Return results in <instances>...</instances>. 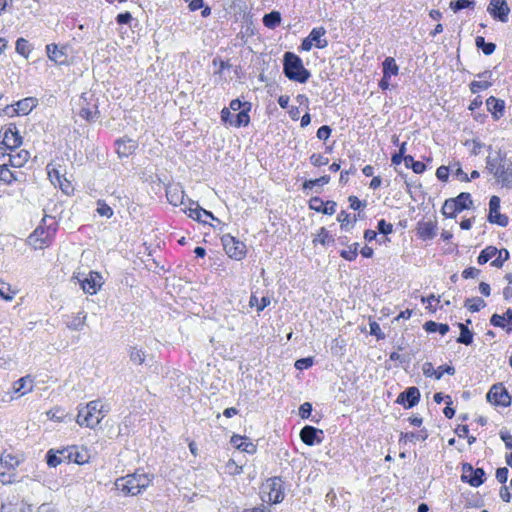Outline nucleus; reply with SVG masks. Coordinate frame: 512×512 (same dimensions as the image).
<instances>
[{
    "instance_id": "42",
    "label": "nucleus",
    "mask_w": 512,
    "mask_h": 512,
    "mask_svg": "<svg viewBox=\"0 0 512 512\" xmlns=\"http://www.w3.org/2000/svg\"><path fill=\"white\" fill-rule=\"evenodd\" d=\"M331 178L329 175H323L321 176L320 178H317V179H309V180H305L304 183H303V190L306 191V190H312L314 189L316 186H323V185H326L330 182Z\"/></svg>"
},
{
    "instance_id": "58",
    "label": "nucleus",
    "mask_w": 512,
    "mask_h": 512,
    "mask_svg": "<svg viewBox=\"0 0 512 512\" xmlns=\"http://www.w3.org/2000/svg\"><path fill=\"white\" fill-rule=\"evenodd\" d=\"M450 169H451L453 175L455 177H457L459 180L464 181V182L470 181L468 175L462 170L459 163L454 164L452 166V168H450Z\"/></svg>"
},
{
    "instance_id": "16",
    "label": "nucleus",
    "mask_w": 512,
    "mask_h": 512,
    "mask_svg": "<svg viewBox=\"0 0 512 512\" xmlns=\"http://www.w3.org/2000/svg\"><path fill=\"white\" fill-rule=\"evenodd\" d=\"M80 105V111L79 115L87 120V121H95L99 118V111L97 104L90 103L87 101V98L82 96L79 102Z\"/></svg>"
},
{
    "instance_id": "5",
    "label": "nucleus",
    "mask_w": 512,
    "mask_h": 512,
    "mask_svg": "<svg viewBox=\"0 0 512 512\" xmlns=\"http://www.w3.org/2000/svg\"><path fill=\"white\" fill-rule=\"evenodd\" d=\"M76 279L84 293L94 295L103 285V278L100 273L90 271L87 275L78 273L72 277Z\"/></svg>"
},
{
    "instance_id": "44",
    "label": "nucleus",
    "mask_w": 512,
    "mask_h": 512,
    "mask_svg": "<svg viewBox=\"0 0 512 512\" xmlns=\"http://www.w3.org/2000/svg\"><path fill=\"white\" fill-rule=\"evenodd\" d=\"M486 306V302L480 297L468 298L465 307L471 312H478Z\"/></svg>"
},
{
    "instance_id": "47",
    "label": "nucleus",
    "mask_w": 512,
    "mask_h": 512,
    "mask_svg": "<svg viewBox=\"0 0 512 512\" xmlns=\"http://www.w3.org/2000/svg\"><path fill=\"white\" fill-rule=\"evenodd\" d=\"M457 213H459V210L455 206L452 198L445 200L442 207V214L449 218H455Z\"/></svg>"
},
{
    "instance_id": "32",
    "label": "nucleus",
    "mask_w": 512,
    "mask_h": 512,
    "mask_svg": "<svg viewBox=\"0 0 512 512\" xmlns=\"http://www.w3.org/2000/svg\"><path fill=\"white\" fill-rule=\"evenodd\" d=\"M247 108H244L241 110L236 116L233 121H230V125L234 127H246L250 123V116L249 111L251 109V104L249 102H246Z\"/></svg>"
},
{
    "instance_id": "9",
    "label": "nucleus",
    "mask_w": 512,
    "mask_h": 512,
    "mask_svg": "<svg viewBox=\"0 0 512 512\" xmlns=\"http://www.w3.org/2000/svg\"><path fill=\"white\" fill-rule=\"evenodd\" d=\"M488 221L501 227H506L509 223L508 217L500 213V198L498 196L494 195L490 198Z\"/></svg>"
},
{
    "instance_id": "64",
    "label": "nucleus",
    "mask_w": 512,
    "mask_h": 512,
    "mask_svg": "<svg viewBox=\"0 0 512 512\" xmlns=\"http://www.w3.org/2000/svg\"><path fill=\"white\" fill-rule=\"evenodd\" d=\"M97 212L99 215L105 216L107 218H110L113 215L112 208L109 205L102 203L100 201L98 202Z\"/></svg>"
},
{
    "instance_id": "37",
    "label": "nucleus",
    "mask_w": 512,
    "mask_h": 512,
    "mask_svg": "<svg viewBox=\"0 0 512 512\" xmlns=\"http://www.w3.org/2000/svg\"><path fill=\"white\" fill-rule=\"evenodd\" d=\"M9 166V163H3L0 165V182L7 185H10L17 180L16 174L9 169Z\"/></svg>"
},
{
    "instance_id": "52",
    "label": "nucleus",
    "mask_w": 512,
    "mask_h": 512,
    "mask_svg": "<svg viewBox=\"0 0 512 512\" xmlns=\"http://www.w3.org/2000/svg\"><path fill=\"white\" fill-rule=\"evenodd\" d=\"M497 257L491 262V265L496 268H501L505 261L509 259V251L507 249H501L497 252Z\"/></svg>"
},
{
    "instance_id": "4",
    "label": "nucleus",
    "mask_w": 512,
    "mask_h": 512,
    "mask_svg": "<svg viewBox=\"0 0 512 512\" xmlns=\"http://www.w3.org/2000/svg\"><path fill=\"white\" fill-rule=\"evenodd\" d=\"M283 73L291 81L306 83L311 73L303 65L302 59L293 52H285L283 56Z\"/></svg>"
},
{
    "instance_id": "40",
    "label": "nucleus",
    "mask_w": 512,
    "mask_h": 512,
    "mask_svg": "<svg viewBox=\"0 0 512 512\" xmlns=\"http://www.w3.org/2000/svg\"><path fill=\"white\" fill-rule=\"evenodd\" d=\"M458 327L460 329V335L457 338V342L464 345H470L473 342L472 331L463 323H459Z\"/></svg>"
},
{
    "instance_id": "54",
    "label": "nucleus",
    "mask_w": 512,
    "mask_h": 512,
    "mask_svg": "<svg viewBox=\"0 0 512 512\" xmlns=\"http://www.w3.org/2000/svg\"><path fill=\"white\" fill-rule=\"evenodd\" d=\"M474 6V1L471 0H455L450 3V7L454 12H458L465 8Z\"/></svg>"
},
{
    "instance_id": "49",
    "label": "nucleus",
    "mask_w": 512,
    "mask_h": 512,
    "mask_svg": "<svg viewBox=\"0 0 512 512\" xmlns=\"http://www.w3.org/2000/svg\"><path fill=\"white\" fill-rule=\"evenodd\" d=\"M358 243L351 244L348 249H344L340 252V256L347 261H353L358 255Z\"/></svg>"
},
{
    "instance_id": "6",
    "label": "nucleus",
    "mask_w": 512,
    "mask_h": 512,
    "mask_svg": "<svg viewBox=\"0 0 512 512\" xmlns=\"http://www.w3.org/2000/svg\"><path fill=\"white\" fill-rule=\"evenodd\" d=\"M262 493L267 494V498L264 496L262 497L263 501L271 502L274 504L282 502L284 499V491L281 478H270L266 484L263 485Z\"/></svg>"
},
{
    "instance_id": "31",
    "label": "nucleus",
    "mask_w": 512,
    "mask_h": 512,
    "mask_svg": "<svg viewBox=\"0 0 512 512\" xmlns=\"http://www.w3.org/2000/svg\"><path fill=\"white\" fill-rule=\"evenodd\" d=\"M23 461L22 457L13 453L4 452L1 455V464L8 470H15Z\"/></svg>"
},
{
    "instance_id": "46",
    "label": "nucleus",
    "mask_w": 512,
    "mask_h": 512,
    "mask_svg": "<svg viewBox=\"0 0 512 512\" xmlns=\"http://www.w3.org/2000/svg\"><path fill=\"white\" fill-rule=\"evenodd\" d=\"M46 461L48 466L57 467L63 461H67V459L60 455L59 451L55 452L53 449H50L46 454Z\"/></svg>"
},
{
    "instance_id": "11",
    "label": "nucleus",
    "mask_w": 512,
    "mask_h": 512,
    "mask_svg": "<svg viewBox=\"0 0 512 512\" xmlns=\"http://www.w3.org/2000/svg\"><path fill=\"white\" fill-rule=\"evenodd\" d=\"M420 400V391L417 387H409L401 392L396 402L403 405L406 409L412 408L418 404Z\"/></svg>"
},
{
    "instance_id": "55",
    "label": "nucleus",
    "mask_w": 512,
    "mask_h": 512,
    "mask_svg": "<svg viewBox=\"0 0 512 512\" xmlns=\"http://www.w3.org/2000/svg\"><path fill=\"white\" fill-rule=\"evenodd\" d=\"M249 304L251 307L257 306V311L260 312V311L264 310L270 304V298L267 296H264L261 298V304H258V298L255 295H252L250 297Z\"/></svg>"
},
{
    "instance_id": "20",
    "label": "nucleus",
    "mask_w": 512,
    "mask_h": 512,
    "mask_svg": "<svg viewBox=\"0 0 512 512\" xmlns=\"http://www.w3.org/2000/svg\"><path fill=\"white\" fill-rule=\"evenodd\" d=\"M507 159L506 155L501 152V150H497L495 153H490L486 157V169L491 175H495L497 171L500 169V166Z\"/></svg>"
},
{
    "instance_id": "34",
    "label": "nucleus",
    "mask_w": 512,
    "mask_h": 512,
    "mask_svg": "<svg viewBox=\"0 0 512 512\" xmlns=\"http://www.w3.org/2000/svg\"><path fill=\"white\" fill-rule=\"evenodd\" d=\"M8 163L11 167L19 168L22 167L29 159V152L26 150H21L15 155H8Z\"/></svg>"
},
{
    "instance_id": "18",
    "label": "nucleus",
    "mask_w": 512,
    "mask_h": 512,
    "mask_svg": "<svg viewBox=\"0 0 512 512\" xmlns=\"http://www.w3.org/2000/svg\"><path fill=\"white\" fill-rule=\"evenodd\" d=\"M189 202L191 206L185 208L184 212L193 220H196L201 223H206V220L202 218V215H207V217H210L212 220L219 221L216 217H214L212 212L203 209L202 207L199 206L198 203H194L191 200H189Z\"/></svg>"
},
{
    "instance_id": "7",
    "label": "nucleus",
    "mask_w": 512,
    "mask_h": 512,
    "mask_svg": "<svg viewBox=\"0 0 512 512\" xmlns=\"http://www.w3.org/2000/svg\"><path fill=\"white\" fill-rule=\"evenodd\" d=\"M222 244L227 255L235 260H242L246 255V245L231 236L226 234L222 237Z\"/></svg>"
},
{
    "instance_id": "1",
    "label": "nucleus",
    "mask_w": 512,
    "mask_h": 512,
    "mask_svg": "<svg viewBox=\"0 0 512 512\" xmlns=\"http://www.w3.org/2000/svg\"><path fill=\"white\" fill-rule=\"evenodd\" d=\"M153 476L143 470H137L133 474L120 477L115 481V487L124 495H138L152 482Z\"/></svg>"
},
{
    "instance_id": "36",
    "label": "nucleus",
    "mask_w": 512,
    "mask_h": 512,
    "mask_svg": "<svg viewBox=\"0 0 512 512\" xmlns=\"http://www.w3.org/2000/svg\"><path fill=\"white\" fill-rule=\"evenodd\" d=\"M383 74L386 78H391V76H395L399 72V67L396 64V61L393 57H387L382 63Z\"/></svg>"
},
{
    "instance_id": "27",
    "label": "nucleus",
    "mask_w": 512,
    "mask_h": 512,
    "mask_svg": "<svg viewBox=\"0 0 512 512\" xmlns=\"http://www.w3.org/2000/svg\"><path fill=\"white\" fill-rule=\"evenodd\" d=\"M461 478L471 486L479 487L485 480V471L482 468H476L470 474H462Z\"/></svg>"
},
{
    "instance_id": "26",
    "label": "nucleus",
    "mask_w": 512,
    "mask_h": 512,
    "mask_svg": "<svg viewBox=\"0 0 512 512\" xmlns=\"http://www.w3.org/2000/svg\"><path fill=\"white\" fill-rule=\"evenodd\" d=\"M167 200L174 206L185 205V193L180 186L170 187L166 191Z\"/></svg>"
},
{
    "instance_id": "30",
    "label": "nucleus",
    "mask_w": 512,
    "mask_h": 512,
    "mask_svg": "<svg viewBox=\"0 0 512 512\" xmlns=\"http://www.w3.org/2000/svg\"><path fill=\"white\" fill-rule=\"evenodd\" d=\"M487 109L498 119L504 113L505 104L503 100L490 96L486 100Z\"/></svg>"
},
{
    "instance_id": "63",
    "label": "nucleus",
    "mask_w": 512,
    "mask_h": 512,
    "mask_svg": "<svg viewBox=\"0 0 512 512\" xmlns=\"http://www.w3.org/2000/svg\"><path fill=\"white\" fill-rule=\"evenodd\" d=\"M450 171V167L442 165L437 168L436 176L440 181L446 182L449 178Z\"/></svg>"
},
{
    "instance_id": "51",
    "label": "nucleus",
    "mask_w": 512,
    "mask_h": 512,
    "mask_svg": "<svg viewBox=\"0 0 512 512\" xmlns=\"http://www.w3.org/2000/svg\"><path fill=\"white\" fill-rule=\"evenodd\" d=\"M129 357L131 362L137 365H141L145 361V353L142 350L137 349L136 347L131 348Z\"/></svg>"
},
{
    "instance_id": "22",
    "label": "nucleus",
    "mask_w": 512,
    "mask_h": 512,
    "mask_svg": "<svg viewBox=\"0 0 512 512\" xmlns=\"http://www.w3.org/2000/svg\"><path fill=\"white\" fill-rule=\"evenodd\" d=\"M86 319L87 314L81 311L77 314L67 315L65 318V324L71 331H79L85 326Z\"/></svg>"
},
{
    "instance_id": "56",
    "label": "nucleus",
    "mask_w": 512,
    "mask_h": 512,
    "mask_svg": "<svg viewBox=\"0 0 512 512\" xmlns=\"http://www.w3.org/2000/svg\"><path fill=\"white\" fill-rule=\"evenodd\" d=\"M505 319H507V317L504 315H499V314H493L490 318V323L491 325L495 326V327H500L502 329H507V327H509L508 325L505 324Z\"/></svg>"
},
{
    "instance_id": "50",
    "label": "nucleus",
    "mask_w": 512,
    "mask_h": 512,
    "mask_svg": "<svg viewBox=\"0 0 512 512\" xmlns=\"http://www.w3.org/2000/svg\"><path fill=\"white\" fill-rule=\"evenodd\" d=\"M15 296V292L12 291L11 286L3 281H0V297L5 301H12Z\"/></svg>"
},
{
    "instance_id": "43",
    "label": "nucleus",
    "mask_w": 512,
    "mask_h": 512,
    "mask_svg": "<svg viewBox=\"0 0 512 512\" xmlns=\"http://www.w3.org/2000/svg\"><path fill=\"white\" fill-rule=\"evenodd\" d=\"M475 45L478 49H481L485 55H491L496 49V45L492 42H486L484 37L477 36L475 39Z\"/></svg>"
},
{
    "instance_id": "39",
    "label": "nucleus",
    "mask_w": 512,
    "mask_h": 512,
    "mask_svg": "<svg viewBox=\"0 0 512 512\" xmlns=\"http://www.w3.org/2000/svg\"><path fill=\"white\" fill-rule=\"evenodd\" d=\"M403 161L405 166L411 168L416 174H421L426 170V165L421 161L414 160L411 155L404 156Z\"/></svg>"
},
{
    "instance_id": "10",
    "label": "nucleus",
    "mask_w": 512,
    "mask_h": 512,
    "mask_svg": "<svg viewBox=\"0 0 512 512\" xmlns=\"http://www.w3.org/2000/svg\"><path fill=\"white\" fill-rule=\"evenodd\" d=\"M0 139L1 143L11 150L22 144V137L20 136L17 127L13 124L0 131Z\"/></svg>"
},
{
    "instance_id": "19",
    "label": "nucleus",
    "mask_w": 512,
    "mask_h": 512,
    "mask_svg": "<svg viewBox=\"0 0 512 512\" xmlns=\"http://www.w3.org/2000/svg\"><path fill=\"white\" fill-rule=\"evenodd\" d=\"M48 58L58 65H65L68 63V55L64 47H59L56 44H49L46 46Z\"/></svg>"
},
{
    "instance_id": "13",
    "label": "nucleus",
    "mask_w": 512,
    "mask_h": 512,
    "mask_svg": "<svg viewBox=\"0 0 512 512\" xmlns=\"http://www.w3.org/2000/svg\"><path fill=\"white\" fill-rule=\"evenodd\" d=\"M502 187L511 189L512 188V162L508 159L502 163L500 169L493 176Z\"/></svg>"
},
{
    "instance_id": "28",
    "label": "nucleus",
    "mask_w": 512,
    "mask_h": 512,
    "mask_svg": "<svg viewBox=\"0 0 512 512\" xmlns=\"http://www.w3.org/2000/svg\"><path fill=\"white\" fill-rule=\"evenodd\" d=\"M325 34L326 30L324 27H315L311 30L308 37L317 48L323 49L328 45V41L323 38Z\"/></svg>"
},
{
    "instance_id": "25",
    "label": "nucleus",
    "mask_w": 512,
    "mask_h": 512,
    "mask_svg": "<svg viewBox=\"0 0 512 512\" xmlns=\"http://www.w3.org/2000/svg\"><path fill=\"white\" fill-rule=\"evenodd\" d=\"M34 387L33 379L30 376H25L14 382L13 391L20 396L26 395L31 392Z\"/></svg>"
},
{
    "instance_id": "60",
    "label": "nucleus",
    "mask_w": 512,
    "mask_h": 512,
    "mask_svg": "<svg viewBox=\"0 0 512 512\" xmlns=\"http://www.w3.org/2000/svg\"><path fill=\"white\" fill-rule=\"evenodd\" d=\"M444 373L452 376V375L455 374V368L453 366H449V365L439 366L436 369V377H435V379H437V380L441 379Z\"/></svg>"
},
{
    "instance_id": "41",
    "label": "nucleus",
    "mask_w": 512,
    "mask_h": 512,
    "mask_svg": "<svg viewBox=\"0 0 512 512\" xmlns=\"http://www.w3.org/2000/svg\"><path fill=\"white\" fill-rule=\"evenodd\" d=\"M423 328L429 333L438 331L441 335H445L446 333L449 332L448 324L437 323V322L431 321V320L425 322V324L423 325Z\"/></svg>"
},
{
    "instance_id": "8",
    "label": "nucleus",
    "mask_w": 512,
    "mask_h": 512,
    "mask_svg": "<svg viewBox=\"0 0 512 512\" xmlns=\"http://www.w3.org/2000/svg\"><path fill=\"white\" fill-rule=\"evenodd\" d=\"M486 399L491 404L508 407L511 404V397L506 388L501 384L493 385L486 395Z\"/></svg>"
},
{
    "instance_id": "59",
    "label": "nucleus",
    "mask_w": 512,
    "mask_h": 512,
    "mask_svg": "<svg viewBox=\"0 0 512 512\" xmlns=\"http://www.w3.org/2000/svg\"><path fill=\"white\" fill-rule=\"evenodd\" d=\"M212 64H213V66L218 67V69L215 71V73L219 74V75H221L225 69H228L231 67V65L228 62L222 60L219 57L214 58L212 61Z\"/></svg>"
},
{
    "instance_id": "21",
    "label": "nucleus",
    "mask_w": 512,
    "mask_h": 512,
    "mask_svg": "<svg viewBox=\"0 0 512 512\" xmlns=\"http://www.w3.org/2000/svg\"><path fill=\"white\" fill-rule=\"evenodd\" d=\"M116 146L117 154L121 158L130 156L138 147L137 142L130 138L118 139L116 141Z\"/></svg>"
},
{
    "instance_id": "23",
    "label": "nucleus",
    "mask_w": 512,
    "mask_h": 512,
    "mask_svg": "<svg viewBox=\"0 0 512 512\" xmlns=\"http://www.w3.org/2000/svg\"><path fill=\"white\" fill-rule=\"evenodd\" d=\"M37 103L34 97L24 98L15 103L16 108H13V112L17 115H27L37 106Z\"/></svg>"
},
{
    "instance_id": "2",
    "label": "nucleus",
    "mask_w": 512,
    "mask_h": 512,
    "mask_svg": "<svg viewBox=\"0 0 512 512\" xmlns=\"http://www.w3.org/2000/svg\"><path fill=\"white\" fill-rule=\"evenodd\" d=\"M109 408L100 400H93L78 410L76 422L88 428L97 427L108 413Z\"/></svg>"
},
{
    "instance_id": "15",
    "label": "nucleus",
    "mask_w": 512,
    "mask_h": 512,
    "mask_svg": "<svg viewBox=\"0 0 512 512\" xmlns=\"http://www.w3.org/2000/svg\"><path fill=\"white\" fill-rule=\"evenodd\" d=\"M60 455H62L68 462H74L76 464H84L88 461L87 452L84 450H80L77 446L67 447L65 449L59 450Z\"/></svg>"
},
{
    "instance_id": "45",
    "label": "nucleus",
    "mask_w": 512,
    "mask_h": 512,
    "mask_svg": "<svg viewBox=\"0 0 512 512\" xmlns=\"http://www.w3.org/2000/svg\"><path fill=\"white\" fill-rule=\"evenodd\" d=\"M498 249L494 246H488L480 252L478 256V263L480 265L486 264L490 259L496 256Z\"/></svg>"
},
{
    "instance_id": "48",
    "label": "nucleus",
    "mask_w": 512,
    "mask_h": 512,
    "mask_svg": "<svg viewBox=\"0 0 512 512\" xmlns=\"http://www.w3.org/2000/svg\"><path fill=\"white\" fill-rule=\"evenodd\" d=\"M333 241L334 239L332 235H330L329 231L324 227L320 228L316 238L313 240L314 243H320L323 246L328 245Z\"/></svg>"
},
{
    "instance_id": "3",
    "label": "nucleus",
    "mask_w": 512,
    "mask_h": 512,
    "mask_svg": "<svg viewBox=\"0 0 512 512\" xmlns=\"http://www.w3.org/2000/svg\"><path fill=\"white\" fill-rule=\"evenodd\" d=\"M57 223L54 217L44 215L40 224L34 232L28 237V243L34 249H43L47 247L56 232Z\"/></svg>"
},
{
    "instance_id": "38",
    "label": "nucleus",
    "mask_w": 512,
    "mask_h": 512,
    "mask_svg": "<svg viewBox=\"0 0 512 512\" xmlns=\"http://www.w3.org/2000/svg\"><path fill=\"white\" fill-rule=\"evenodd\" d=\"M281 19L280 12L271 11L263 16V24L269 29H274L281 23Z\"/></svg>"
},
{
    "instance_id": "12",
    "label": "nucleus",
    "mask_w": 512,
    "mask_h": 512,
    "mask_svg": "<svg viewBox=\"0 0 512 512\" xmlns=\"http://www.w3.org/2000/svg\"><path fill=\"white\" fill-rule=\"evenodd\" d=\"M487 10L495 19L504 23L508 21L510 8L506 0H491Z\"/></svg>"
},
{
    "instance_id": "57",
    "label": "nucleus",
    "mask_w": 512,
    "mask_h": 512,
    "mask_svg": "<svg viewBox=\"0 0 512 512\" xmlns=\"http://www.w3.org/2000/svg\"><path fill=\"white\" fill-rule=\"evenodd\" d=\"M310 162L313 166L320 167L323 165H327L329 159L322 154L314 153L310 156Z\"/></svg>"
},
{
    "instance_id": "24",
    "label": "nucleus",
    "mask_w": 512,
    "mask_h": 512,
    "mask_svg": "<svg viewBox=\"0 0 512 512\" xmlns=\"http://www.w3.org/2000/svg\"><path fill=\"white\" fill-rule=\"evenodd\" d=\"M231 443L239 450L244 451L249 454H254L256 452V445L249 441L247 437H243L240 435H233L231 437Z\"/></svg>"
},
{
    "instance_id": "53",
    "label": "nucleus",
    "mask_w": 512,
    "mask_h": 512,
    "mask_svg": "<svg viewBox=\"0 0 512 512\" xmlns=\"http://www.w3.org/2000/svg\"><path fill=\"white\" fill-rule=\"evenodd\" d=\"M492 86V83L488 80L472 81L469 85L470 91L475 94L481 90H486Z\"/></svg>"
},
{
    "instance_id": "62",
    "label": "nucleus",
    "mask_w": 512,
    "mask_h": 512,
    "mask_svg": "<svg viewBox=\"0 0 512 512\" xmlns=\"http://www.w3.org/2000/svg\"><path fill=\"white\" fill-rule=\"evenodd\" d=\"M312 365H313V358L312 357H307V358L298 359L295 362L294 366L298 370H304V369L310 368Z\"/></svg>"
},
{
    "instance_id": "17",
    "label": "nucleus",
    "mask_w": 512,
    "mask_h": 512,
    "mask_svg": "<svg viewBox=\"0 0 512 512\" xmlns=\"http://www.w3.org/2000/svg\"><path fill=\"white\" fill-rule=\"evenodd\" d=\"M336 202L326 201L324 202L320 197H312L309 201L310 209L321 212L326 215H333L336 212Z\"/></svg>"
},
{
    "instance_id": "29",
    "label": "nucleus",
    "mask_w": 512,
    "mask_h": 512,
    "mask_svg": "<svg viewBox=\"0 0 512 512\" xmlns=\"http://www.w3.org/2000/svg\"><path fill=\"white\" fill-rule=\"evenodd\" d=\"M47 172L51 183L54 186L58 185L62 191H66V189L63 187L62 181L64 175L62 174L60 168H57L56 165L53 163H49L47 165Z\"/></svg>"
},
{
    "instance_id": "61",
    "label": "nucleus",
    "mask_w": 512,
    "mask_h": 512,
    "mask_svg": "<svg viewBox=\"0 0 512 512\" xmlns=\"http://www.w3.org/2000/svg\"><path fill=\"white\" fill-rule=\"evenodd\" d=\"M377 229L380 233L388 235L393 232V225L391 223L386 222V220L381 219L378 221Z\"/></svg>"
},
{
    "instance_id": "14",
    "label": "nucleus",
    "mask_w": 512,
    "mask_h": 512,
    "mask_svg": "<svg viewBox=\"0 0 512 512\" xmlns=\"http://www.w3.org/2000/svg\"><path fill=\"white\" fill-rule=\"evenodd\" d=\"M323 431L313 426L306 425L300 431V438L308 446L322 442Z\"/></svg>"
},
{
    "instance_id": "35",
    "label": "nucleus",
    "mask_w": 512,
    "mask_h": 512,
    "mask_svg": "<svg viewBox=\"0 0 512 512\" xmlns=\"http://www.w3.org/2000/svg\"><path fill=\"white\" fill-rule=\"evenodd\" d=\"M437 226L434 222H424L419 227V235L422 239H432L436 235Z\"/></svg>"
},
{
    "instance_id": "33",
    "label": "nucleus",
    "mask_w": 512,
    "mask_h": 512,
    "mask_svg": "<svg viewBox=\"0 0 512 512\" xmlns=\"http://www.w3.org/2000/svg\"><path fill=\"white\" fill-rule=\"evenodd\" d=\"M452 200L459 212L469 209L473 205L471 195L467 192L460 193L457 197L452 198Z\"/></svg>"
}]
</instances>
